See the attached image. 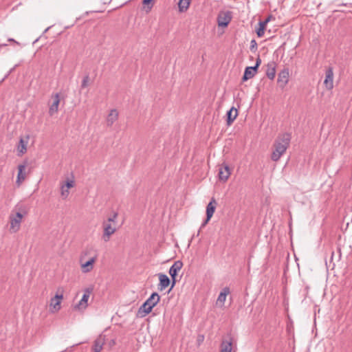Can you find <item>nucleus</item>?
<instances>
[{
	"mask_svg": "<svg viewBox=\"0 0 352 352\" xmlns=\"http://www.w3.org/2000/svg\"><path fill=\"white\" fill-rule=\"evenodd\" d=\"M291 135L285 133L278 136L274 143V150L272 151L271 159L274 162L279 160L280 157L286 152L289 146Z\"/></svg>",
	"mask_w": 352,
	"mask_h": 352,
	"instance_id": "1",
	"label": "nucleus"
},
{
	"mask_svg": "<svg viewBox=\"0 0 352 352\" xmlns=\"http://www.w3.org/2000/svg\"><path fill=\"white\" fill-rule=\"evenodd\" d=\"M160 296L157 292L151 294L150 297L140 307L138 314L144 317L151 312L153 308L160 302Z\"/></svg>",
	"mask_w": 352,
	"mask_h": 352,
	"instance_id": "2",
	"label": "nucleus"
},
{
	"mask_svg": "<svg viewBox=\"0 0 352 352\" xmlns=\"http://www.w3.org/2000/svg\"><path fill=\"white\" fill-rule=\"evenodd\" d=\"M91 249L85 250L83 251L80 257V262L81 263V269L82 272L87 273L91 272L94 267V263L96 262L97 259V254H94L91 256L87 261L85 260V257L88 254H91Z\"/></svg>",
	"mask_w": 352,
	"mask_h": 352,
	"instance_id": "3",
	"label": "nucleus"
},
{
	"mask_svg": "<svg viewBox=\"0 0 352 352\" xmlns=\"http://www.w3.org/2000/svg\"><path fill=\"white\" fill-rule=\"evenodd\" d=\"M94 290V287L92 285H90L89 287L85 288L84 289V294L82 295V297L81 300L78 302V304L75 305V308L78 309L79 310L81 309H85L88 305L87 302L89 300V298L90 296V294L92 293Z\"/></svg>",
	"mask_w": 352,
	"mask_h": 352,
	"instance_id": "4",
	"label": "nucleus"
},
{
	"mask_svg": "<svg viewBox=\"0 0 352 352\" xmlns=\"http://www.w3.org/2000/svg\"><path fill=\"white\" fill-rule=\"evenodd\" d=\"M103 234L102 239L104 241H108L110 236L114 234L116 231V228L113 223H110L106 221L102 223Z\"/></svg>",
	"mask_w": 352,
	"mask_h": 352,
	"instance_id": "5",
	"label": "nucleus"
},
{
	"mask_svg": "<svg viewBox=\"0 0 352 352\" xmlns=\"http://www.w3.org/2000/svg\"><path fill=\"white\" fill-rule=\"evenodd\" d=\"M232 20V12L227 11L225 12H221L217 16V23L219 27L225 28Z\"/></svg>",
	"mask_w": 352,
	"mask_h": 352,
	"instance_id": "6",
	"label": "nucleus"
},
{
	"mask_svg": "<svg viewBox=\"0 0 352 352\" xmlns=\"http://www.w3.org/2000/svg\"><path fill=\"white\" fill-rule=\"evenodd\" d=\"M231 174V169L229 166L223 163L219 168V178L221 181L226 182Z\"/></svg>",
	"mask_w": 352,
	"mask_h": 352,
	"instance_id": "7",
	"label": "nucleus"
},
{
	"mask_svg": "<svg viewBox=\"0 0 352 352\" xmlns=\"http://www.w3.org/2000/svg\"><path fill=\"white\" fill-rule=\"evenodd\" d=\"M23 214L20 212H17L14 216L10 215V229L14 232L19 230Z\"/></svg>",
	"mask_w": 352,
	"mask_h": 352,
	"instance_id": "8",
	"label": "nucleus"
},
{
	"mask_svg": "<svg viewBox=\"0 0 352 352\" xmlns=\"http://www.w3.org/2000/svg\"><path fill=\"white\" fill-rule=\"evenodd\" d=\"M324 85L328 90H331L333 87V70L331 67H329L326 70Z\"/></svg>",
	"mask_w": 352,
	"mask_h": 352,
	"instance_id": "9",
	"label": "nucleus"
},
{
	"mask_svg": "<svg viewBox=\"0 0 352 352\" xmlns=\"http://www.w3.org/2000/svg\"><path fill=\"white\" fill-rule=\"evenodd\" d=\"M289 75V69L287 68L283 69L279 72L277 82L280 87L283 88L287 84Z\"/></svg>",
	"mask_w": 352,
	"mask_h": 352,
	"instance_id": "10",
	"label": "nucleus"
},
{
	"mask_svg": "<svg viewBox=\"0 0 352 352\" xmlns=\"http://www.w3.org/2000/svg\"><path fill=\"white\" fill-rule=\"evenodd\" d=\"M160 283L157 285V289L160 291L164 290L170 283L168 276L164 274L159 273L158 274Z\"/></svg>",
	"mask_w": 352,
	"mask_h": 352,
	"instance_id": "11",
	"label": "nucleus"
},
{
	"mask_svg": "<svg viewBox=\"0 0 352 352\" xmlns=\"http://www.w3.org/2000/svg\"><path fill=\"white\" fill-rule=\"evenodd\" d=\"M183 267V263L181 261H176L169 269V274L170 276L177 277L178 272Z\"/></svg>",
	"mask_w": 352,
	"mask_h": 352,
	"instance_id": "12",
	"label": "nucleus"
},
{
	"mask_svg": "<svg viewBox=\"0 0 352 352\" xmlns=\"http://www.w3.org/2000/svg\"><path fill=\"white\" fill-rule=\"evenodd\" d=\"M104 341V336L102 335L99 336L94 342L92 346L94 352H100L102 349Z\"/></svg>",
	"mask_w": 352,
	"mask_h": 352,
	"instance_id": "13",
	"label": "nucleus"
},
{
	"mask_svg": "<svg viewBox=\"0 0 352 352\" xmlns=\"http://www.w3.org/2000/svg\"><path fill=\"white\" fill-rule=\"evenodd\" d=\"M276 64L274 61H271L267 65L266 76L270 79L273 80L276 76Z\"/></svg>",
	"mask_w": 352,
	"mask_h": 352,
	"instance_id": "14",
	"label": "nucleus"
},
{
	"mask_svg": "<svg viewBox=\"0 0 352 352\" xmlns=\"http://www.w3.org/2000/svg\"><path fill=\"white\" fill-rule=\"evenodd\" d=\"M256 68L252 67H247L245 69L243 76L242 77L243 81H247L248 80L253 78L256 74Z\"/></svg>",
	"mask_w": 352,
	"mask_h": 352,
	"instance_id": "15",
	"label": "nucleus"
},
{
	"mask_svg": "<svg viewBox=\"0 0 352 352\" xmlns=\"http://www.w3.org/2000/svg\"><path fill=\"white\" fill-rule=\"evenodd\" d=\"M60 103V98L59 94L56 93L54 96V101L53 103L50 105L49 109V113L50 116H53L58 111V104Z\"/></svg>",
	"mask_w": 352,
	"mask_h": 352,
	"instance_id": "16",
	"label": "nucleus"
},
{
	"mask_svg": "<svg viewBox=\"0 0 352 352\" xmlns=\"http://www.w3.org/2000/svg\"><path fill=\"white\" fill-rule=\"evenodd\" d=\"M238 116V111L234 107H232L226 113V122L228 125H230Z\"/></svg>",
	"mask_w": 352,
	"mask_h": 352,
	"instance_id": "17",
	"label": "nucleus"
},
{
	"mask_svg": "<svg viewBox=\"0 0 352 352\" xmlns=\"http://www.w3.org/2000/svg\"><path fill=\"white\" fill-rule=\"evenodd\" d=\"M217 206V202L214 198L211 199V201L208 203L206 207V216L208 217V220H210L212 218Z\"/></svg>",
	"mask_w": 352,
	"mask_h": 352,
	"instance_id": "18",
	"label": "nucleus"
},
{
	"mask_svg": "<svg viewBox=\"0 0 352 352\" xmlns=\"http://www.w3.org/2000/svg\"><path fill=\"white\" fill-rule=\"evenodd\" d=\"M118 118V112L116 109H111L107 118V124L111 126Z\"/></svg>",
	"mask_w": 352,
	"mask_h": 352,
	"instance_id": "19",
	"label": "nucleus"
},
{
	"mask_svg": "<svg viewBox=\"0 0 352 352\" xmlns=\"http://www.w3.org/2000/svg\"><path fill=\"white\" fill-rule=\"evenodd\" d=\"M232 338L230 337L228 340H223L221 344L220 352H232Z\"/></svg>",
	"mask_w": 352,
	"mask_h": 352,
	"instance_id": "20",
	"label": "nucleus"
},
{
	"mask_svg": "<svg viewBox=\"0 0 352 352\" xmlns=\"http://www.w3.org/2000/svg\"><path fill=\"white\" fill-rule=\"evenodd\" d=\"M25 169V164H19L18 166V175L16 183L20 185L23 181L25 179V174L24 173V170Z\"/></svg>",
	"mask_w": 352,
	"mask_h": 352,
	"instance_id": "21",
	"label": "nucleus"
},
{
	"mask_svg": "<svg viewBox=\"0 0 352 352\" xmlns=\"http://www.w3.org/2000/svg\"><path fill=\"white\" fill-rule=\"evenodd\" d=\"M269 21L270 18H267L265 21H260L258 23L259 27L256 30V34L258 37H262L264 35L265 27Z\"/></svg>",
	"mask_w": 352,
	"mask_h": 352,
	"instance_id": "22",
	"label": "nucleus"
},
{
	"mask_svg": "<svg viewBox=\"0 0 352 352\" xmlns=\"http://www.w3.org/2000/svg\"><path fill=\"white\" fill-rule=\"evenodd\" d=\"M229 293L230 289L228 287H224L218 296L217 303L223 305L226 301V296Z\"/></svg>",
	"mask_w": 352,
	"mask_h": 352,
	"instance_id": "23",
	"label": "nucleus"
},
{
	"mask_svg": "<svg viewBox=\"0 0 352 352\" xmlns=\"http://www.w3.org/2000/svg\"><path fill=\"white\" fill-rule=\"evenodd\" d=\"M191 0H179L178 8L180 12H186L190 6Z\"/></svg>",
	"mask_w": 352,
	"mask_h": 352,
	"instance_id": "24",
	"label": "nucleus"
},
{
	"mask_svg": "<svg viewBox=\"0 0 352 352\" xmlns=\"http://www.w3.org/2000/svg\"><path fill=\"white\" fill-rule=\"evenodd\" d=\"M26 144L27 142H25L23 138H21L17 147L19 155H21L27 151Z\"/></svg>",
	"mask_w": 352,
	"mask_h": 352,
	"instance_id": "25",
	"label": "nucleus"
},
{
	"mask_svg": "<svg viewBox=\"0 0 352 352\" xmlns=\"http://www.w3.org/2000/svg\"><path fill=\"white\" fill-rule=\"evenodd\" d=\"M142 4L144 6V10L146 13H148L151 12L153 6V0H143Z\"/></svg>",
	"mask_w": 352,
	"mask_h": 352,
	"instance_id": "26",
	"label": "nucleus"
},
{
	"mask_svg": "<svg viewBox=\"0 0 352 352\" xmlns=\"http://www.w3.org/2000/svg\"><path fill=\"white\" fill-rule=\"evenodd\" d=\"M118 212H113V214L110 216L107 221H105L106 222H108V223H113L114 226H116V219L118 217Z\"/></svg>",
	"mask_w": 352,
	"mask_h": 352,
	"instance_id": "27",
	"label": "nucleus"
},
{
	"mask_svg": "<svg viewBox=\"0 0 352 352\" xmlns=\"http://www.w3.org/2000/svg\"><path fill=\"white\" fill-rule=\"evenodd\" d=\"M56 299H51L50 302V306L53 307L56 310H59L60 307V300H55Z\"/></svg>",
	"mask_w": 352,
	"mask_h": 352,
	"instance_id": "28",
	"label": "nucleus"
},
{
	"mask_svg": "<svg viewBox=\"0 0 352 352\" xmlns=\"http://www.w3.org/2000/svg\"><path fill=\"white\" fill-rule=\"evenodd\" d=\"M89 81V76L88 74H87L86 76H84V78L82 79V83L80 85L81 89H84V88L87 87L88 86Z\"/></svg>",
	"mask_w": 352,
	"mask_h": 352,
	"instance_id": "29",
	"label": "nucleus"
},
{
	"mask_svg": "<svg viewBox=\"0 0 352 352\" xmlns=\"http://www.w3.org/2000/svg\"><path fill=\"white\" fill-rule=\"evenodd\" d=\"M258 45L256 41L253 39L250 42V49L252 52H256L257 50Z\"/></svg>",
	"mask_w": 352,
	"mask_h": 352,
	"instance_id": "30",
	"label": "nucleus"
},
{
	"mask_svg": "<svg viewBox=\"0 0 352 352\" xmlns=\"http://www.w3.org/2000/svg\"><path fill=\"white\" fill-rule=\"evenodd\" d=\"M69 189L66 188L65 186H61V195L64 198H66L69 195Z\"/></svg>",
	"mask_w": 352,
	"mask_h": 352,
	"instance_id": "31",
	"label": "nucleus"
},
{
	"mask_svg": "<svg viewBox=\"0 0 352 352\" xmlns=\"http://www.w3.org/2000/svg\"><path fill=\"white\" fill-rule=\"evenodd\" d=\"M74 185V182L73 180H67L64 185L66 188L69 189L70 188H72Z\"/></svg>",
	"mask_w": 352,
	"mask_h": 352,
	"instance_id": "32",
	"label": "nucleus"
},
{
	"mask_svg": "<svg viewBox=\"0 0 352 352\" xmlns=\"http://www.w3.org/2000/svg\"><path fill=\"white\" fill-rule=\"evenodd\" d=\"M261 59L260 58L259 56H258L257 58L256 59L255 65H254V66H252V67H256V71H257L258 67L261 65Z\"/></svg>",
	"mask_w": 352,
	"mask_h": 352,
	"instance_id": "33",
	"label": "nucleus"
},
{
	"mask_svg": "<svg viewBox=\"0 0 352 352\" xmlns=\"http://www.w3.org/2000/svg\"><path fill=\"white\" fill-rule=\"evenodd\" d=\"M170 277H171L172 283H171V287L168 292H170L174 287V286L177 282V277H173V276H170Z\"/></svg>",
	"mask_w": 352,
	"mask_h": 352,
	"instance_id": "34",
	"label": "nucleus"
},
{
	"mask_svg": "<svg viewBox=\"0 0 352 352\" xmlns=\"http://www.w3.org/2000/svg\"><path fill=\"white\" fill-rule=\"evenodd\" d=\"M204 340V335H199L197 336V342L198 344L199 345L201 342H203Z\"/></svg>",
	"mask_w": 352,
	"mask_h": 352,
	"instance_id": "35",
	"label": "nucleus"
},
{
	"mask_svg": "<svg viewBox=\"0 0 352 352\" xmlns=\"http://www.w3.org/2000/svg\"><path fill=\"white\" fill-rule=\"evenodd\" d=\"M63 298V294H56L55 295V296L54 298H52V299H56L55 300H60H60H62Z\"/></svg>",
	"mask_w": 352,
	"mask_h": 352,
	"instance_id": "36",
	"label": "nucleus"
},
{
	"mask_svg": "<svg viewBox=\"0 0 352 352\" xmlns=\"http://www.w3.org/2000/svg\"><path fill=\"white\" fill-rule=\"evenodd\" d=\"M210 220H208V217L206 216V219L204 220V221L201 223L200 229L204 228L206 225L208 223Z\"/></svg>",
	"mask_w": 352,
	"mask_h": 352,
	"instance_id": "37",
	"label": "nucleus"
},
{
	"mask_svg": "<svg viewBox=\"0 0 352 352\" xmlns=\"http://www.w3.org/2000/svg\"><path fill=\"white\" fill-rule=\"evenodd\" d=\"M17 66H18L17 65H14V67H12V68L9 71L8 74L6 76V77H5V78L8 77V76H9V75H10V74H11V73H12V72L16 69V67Z\"/></svg>",
	"mask_w": 352,
	"mask_h": 352,
	"instance_id": "38",
	"label": "nucleus"
},
{
	"mask_svg": "<svg viewBox=\"0 0 352 352\" xmlns=\"http://www.w3.org/2000/svg\"><path fill=\"white\" fill-rule=\"evenodd\" d=\"M8 41L9 42L14 43H15V44H16V45H19V43L18 41H15L14 38H8Z\"/></svg>",
	"mask_w": 352,
	"mask_h": 352,
	"instance_id": "39",
	"label": "nucleus"
}]
</instances>
